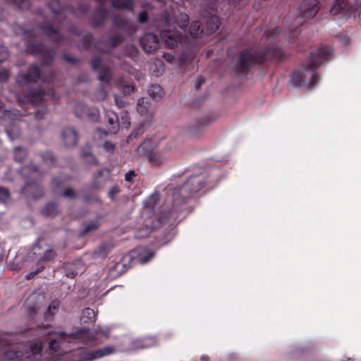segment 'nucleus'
<instances>
[{"mask_svg": "<svg viewBox=\"0 0 361 361\" xmlns=\"http://www.w3.org/2000/svg\"><path fill=\"white\" fill-rule=\"evenodd\" d=\"M205 184V176L203 174L190 177L181 186L173 188L170 194L171 201L159 212V229L166 226L164 234L166 240L161 245H166L174 236L173 228L179 212L187 200L199 192ZM165 229H163V232Z\"/></svg>", "mask_w": 361, "mask_h": 361, "instance_id": "1", "label": "nucleus"}, {"mask_svg": "<svg viewBox=\"0 0 361 361\" xmlns=\"http://www.w3.org/2000/svg\"><path fill=\"white\" fill-rule=\"evenodd\" d=\"M331 54V49L326 47H321L312 52L308 63L290 75V85L295 88L313 87L319 80L317 69Z\"/></svg>", "mask_w": 361, "mask_h": 361, "instance_id": "2", "label": "nucleus"}, {"mask_svg": "<svg viewBox=\"0 0 361 361\" xmlns=\"http://www.w3.org/2000/svg\"><path fill=\"white\" fill-rule=\"evenodd\" d=\"M20 174L25 178V183L20 192L27 200H38L43 195V188L39 184L42 176L46 173L39 166L30 163L20 167Z\"/></svg>", "mask_w": 361, "mask_h": 361, "instance_id": "3", "label": "nucleus"}, {"mask_svg": "<svg viewBox=\"0 0 361 361\" xmlns=\"http://www.w3.org/2000/svg\"><path fill=\"white\" fill-rule=\"evenodd\" d=\"M277 57L276 50L268 48L265 51H243L235 62L233 68L239 76L247 74L250 68L262 59H270Z\"/></svg>", "mask_w": 361, "mask_h": 361, "instance_id": "4", "label": "nucleus"}, {"mask_svg": "<svg viewBox=\"0 0 361 361\" xmlns=\"http://www.w3.org/2000/svg\"><path fill=\"white\" fill-rule=\"evenodd\" d=\"M48 6L54 15L53 23L44 22L40 25V29L44 35L51 42L61 44L63 41V36L59 29L54 27L53 24H62L66 18L64 9L59 0H51Z\"/></svg>", "mask_w": 361, "mask_h": 361, "instance_id": "5", "label": "nucleus"}, {"mask_svg": "<svg viewBox=\"0 0 361 361\" xmlns=\"http://www.w3.org/2000/svg\"><path fill=\"white\" fill-rule=\"evenodd\" d=\"M25 51L31 55H40L44 65H51L56 56V51L54 48H48L42 43L36 42L28 39L26 42Z\"/></svg>", "mask_w": 361, "mask_h": 361, "instance_id": "6", "label": "nucleus"}, {"mask_svg": "<svg viewBox=\"0 0 361 361\" xmlns=\"http://www.w3.org/2000/svg\"><path fill=\"white\" fill-rule=\"evenodd\" d=\"M89 329H80L76 331L68 334L64 331H54V334L57 336L56 338L51 339L49 343V349L51 353H57L59 350V342L61 339L71 338V339H80L82 342H87L90 340L88 335Z\"/></svg>", "mask_w": 361, "mask_h": 361, "instance_id": "7", "label": "nucleus"}, {"mask_svg": "<svg viewBox=\"0 0 361 361\" xmlns=\"http://www.w3.org/2000/svg\"><path fill=\"white\" fill-rule=\"evenodd\" d=\"M39 80L45 81L42 77L41 68L39 65L29 66L27 72L19 73L16 78V82L20 87H25L27 85L35 84Z\"/></svg>", "mask_w": 361, "mask_h": 361, "instance_id": "8", "label": "nucleus"}, {"mask_svg": "<svg viewBox=\"0 0 361 361\" xmlns=\"http://www.w3.org/2000/svg\"><path fill=\"white\" fill-rule=\"evenodd\" d=\"M171 10L166 11L161 17L159 16V23L161 21H164L166 25H175L181 29H184L188 25L189 17L185 13H180L176 15V13L173 10V6L170 5Z\"/></svg>", "mask_w": 361, "mask_h": 361, "instance_id": "9", "label": "nucleus"}, {"mask_svg": "<svg viewBox=\"0 0 361 361\" xmlns=\"http://www.w3.org/2000/svg\"><path fill=\"white\" fill-rule=\"evenodd\" d=\"M317 11V0H305L300 6V14L295 19V24L300 25L305 19L313 18Z\"/></svg>", "mask_w": 361, "mask_h": 361, "instance_id": "10", "label": "nucleus"}, {"mask_svg": "<svg viewBox=\"0 0 361 361\" xmlns=\"http://www.w3.org/2000/svg\"><path fill=\"white\" fill-rule=\"evenodd\" d=\"M157 146V141L153 138H146L138 147V153L146 156L152 165H156L157 159L154 154V150Z\"/></svg>", "mask_w": 361, "mask_h": 361, "instance_id": "11", "label": "nucleus"}, {"mask_svg": "<svg viewBox=\"0 0 361 361\" xmlns=\"http://www.w3.org/2000/svg\"><path fill=\"white\" fill-rule=\"evenodd\" d=\"M0 355H2L6 360H18L23 357L24 353L20 350H12L10 340L0 338Z\"/></svg>", "mask_w": 361, "mask_h": 361, "instance_id": "12", "label": "nucleus"}, {"mask_svg": "<svg viewBox=\"0 0 361 361\" xmlns=\"http://www.w3.org/2000/svg\"><path fill=\"white\" fill-rule=\"evenodd\" d=\"M45 97V91L42 87L30 89L26 92H22L18 99L21 98L29 102L32 104H39L43 102Z\"/></svg>", "mask_w": 361, "mask_h": 361, "instance_id": "13", "label": "nucleus"}, {"mask_svg": "<svg viewBox=\"0 0 361 361\" xmlns=\"http://www.w3.org/2000/svg\"><path fill=\"white\" fill-rule=\"evenodd\" d=\"M114 348L111 346H107L94 350L84 351L81 355V357L85 360H94L104 356L109 355L114 353Z\"/></svg>", "mask_w": 361, "mask_h": 361, "instance_id": "14", "label": "nucleus"}, {"mask_svg": "<svg viewBox=\"0 0 361 361\" xmlns=\"http://www.w3.org/2000/svg\"><path fill=\"white\" fill-rule=\"evenodd\" d=\"M140 42L147 53H153L158 49V37L154 34H145L141 37Z\"/></svg>", "mask_w": 361, "mask_h": 361, "instance_id": "15", "label": "nucleus"}, {"mask_svg": "<svg viewBox=\"0 0 361 361\" xmlns=\"http://www.w3.org/2000/svg\"><path fill=\"white\" fill-rule=\"evenodd\" d=\"M159 38L164 41L166 46L173 48L180 41V35L175 30H162L159 32Z\"/></svg>", "mask_w": 361, "mask_h": 361, "instance_id": "16", "label": "nucleus"}, {"mask_svg": "<svg viewBox=\"0 0 361 361\" xmlns=\"http://www.w3.org/2000/svg\"><path fill=\"white\" fill-rule=\"evenodd\" d=\"M108 16V11L104 6L99 5L94 11L91 18V24L93 27H102Z\"/></svg>", "mask_w": 361, "mask_h": 361, "instance_id": "17", "label": "nucleus"}, {"mask_svg": "<svg viewBox=\"0 0 361 361\" xmlns=\"http://www.w3.org/2000/svg\"><path fill=\"white\" fill-rule=\"evenodd\" d=\"M78 135L73 128H66L61 133V138L65 146L67 147H74L78 141Z\"/></svg>", "mask_w": 361, "mask_h": 361, "instance_id": "18", "label": "nucleus"}, {"mask_svg": "<svg viewBox=\"0 0 361 361\" xmlns=\"http://www.w3.org/2000/svg\"><path fill=\"white\" fill-rule=\"evenodd\" d=\"M110 171L107 169L99 170L94 176L91 184L92 189H100L106 183Z\"/></svg>", "mask_w": 361, "mask_h": 361, "instance_id": "19", "label": "nucleus"}, {"mask_svg": "<svg viewBox=\"0 0 361 361\" xmlns=\"http://www.w3.org/2000/svg\"><path fill=\"white\" fill-rule=\"evenodd\" d=\"M114 247V245L111 242H104L92 252V257L94 259H104L111 252Z\"/></svg>", "mask_w": 361, "mask_h": 361, "instance_id": "20", "label": "nucleus"}, {"mask_svg": "<svg viewBox=\"0 0 361 361\" xmlns=\"http://www.w3.org/2000/svg\"><path fill=\"white\" fill-rule=\"evenodd\" d=\"M105 118L109 125L108 133L115 134L119 129V121L118 115L113 111L105 110Z\"/></svg>", "mask_w": 361, "mask_h": 361, "instance_id": "21", "label": "nucleus"}, {"mask_svg": "<svg viewBox=\"0 0 361 361\" xmlns=\"http://www.w3.org/2000/svg\"><path fill=\"white\" fill-rule=\"evenodd\" d=\"M343 11L346 13H351L354 11V8L351 6L348 7L345 0H335V2L330 10L331 14L335 16Z\"/></svg>", "mask_w": 361, "mask_h": 361, "instance_id": "22", "label": "nucleus"}, {"mask_svg": "<svg viewBox=\"0 0 361 361\" xmlns=\"http://www.w3.org/2000/svg\"><path fill=\"white\" fill-rule=\"evenodd\" d=\"M70 32L73 33H76L78 35L82 37V47L88 50L91 48L92 42H93V36L90 32H77L76 29L75 27H71Z\"/></svg>", "mask_w": 361, "mask_h": 361, "instance_id": "23", "label": "nucleus"}, {"mask_svg": "<svg viewBox=\"0 0 361 361\" xmlns=\"http://www.w3.org/2000/svg\"><path fill=\"white\" fill-rule=\"evenodd\" d=\"M113 8L116 9L128 10L133 11V0H111Z\"/></svg>", "mask_w": 361, "mask_h": 361, "instance_id": "24", "label": "nucleus"}, {"mask_svg": "<svg viewBox=\"0 0 361 361\" xmlns=\"http://www.w3.org/2000/svg\"><path fill=\"white\" fill-rule=\"evenodd\" d=\"M60 307V302L57 300H52L46 312H44V317L45 320L51 321L53 319V317L58 312Z\"/></svg>", "mask_w": 361, "mask_h": 361, "instance_id": "25", "label": "nucleus"}, {"mask_svg": "<svg viewBox=\"0 0 361 361\" xmlns=\"http://www.w3.org/2000/svg\"><path fill=\"white\" fill-rule=\"evenodd\" d=\"M151 106V99L149 97L140 98L137 104V111L141 115H147Z\"/></svg>", "mask_w": 361, "mask_h": 361, "instance_id": "26", "label": "nucleus"}, {"mask_svg": "<svg viewBox=\"0 0 361 361\" xmlns=\"http://www.w3.org/2000/svg\"><path fill=\"white\" fill-rule=\"evenodd\" d=\"M154 344V341L151 338H141L133 341L131 348L135 350L147 348Z\"/></svg>", "mask_w": 361, "mask_h": 361, "instance_id": "27", "label": "nucleus"}, {"mask_svg": "<svg viewBox=\"0 0 361 361\" xmlns=\"http://www.w3.org/2000/svg\"><path fill=\"white\" fill-rule=\"evenodd\" d=\"M28 156V151L26 148L17 146L13 149V159L18 163L23 162Z\"/></svg>", "mask_w": 361, "mask_h": 361, "instance_id": "28", "label": "nucleus"}, {"mask_svg": "<svg viewBox=\"0 0 361 361\" xmlns=\"http://www.w3.org/2000/svg\"><path fill=\"white\" fill-rule=\"evenodd\" d=\"M39 155L41 157L42 165H45L49 168L56 164V158L51 152L47 151L39 153Z\"/></svg>", "mask_w": 361, "mask_h": 361, "instance_id": "29", "label": "nucleus"}, {"mask_svg": "<svg viewBox=\"0 0 361 361\" xmlns=\"http://www.w3.org/2000/svg\"><path fill=\"white\" fill-rule=\"evenodd\" d=\"M95 320L96 314L92 308L87 307L82 311V316L81 317L82 322L85 324H93Z\"/></svg>", "mask_w": 361, "mask_h": 361, "instance_id": "30", "label": "nucleus"}, {"mask_svg": "<svg viewBox=\"0 0 361 361\" xmlns=\"http://www.w3.org/2000/svg\"><path fill=\"white\" fill-rule=\"evenodd\" d=\"M74 112L76 116L79 118H82L86 115L90 116L88 107L80 101L75 102Z\"/></svg>", "mask_w": 361, "mask_h": 361, "instance_id": "31", "label": "nucleus"}, {"mask_svg": "<svg viewBox=\"0 0 361 361\" xmlns=\"http://www.w3.org/2000/svg\"><path fill=\"white\" fill-rule=\"evenodd\" d=\"M81 156L84 158L85 161L87 164L96 165L98 164L96 157L92 154L89 146L82 148L81 151Z\"/></svg>", "mask_w": 361, "mask_h": 361, "instance_id": "32", "label": "nucleus"}, {"mask_svg": "<svg viewBox=\"0 0 361 361\" xmlns=\"http://www.w3.org/2000/svg\"><path fill=\"white\" fill-rule=\"evenodd\" d=\"M99 72V80L104 84H109L111 79L110 69L106 66H102Z\"/></svg>", "mask_w": 361, "mask_h": 361, "instance_id": "33", "label": "nucleus"}, {"mask_svg": "<svg viewBox=\"0 0 361 361\" xmlns=\"http://www.w3.org/2000/svg\"><path fill=\"white\" fill-rule=\"evenodd\" d=\"M63 269H64L65 274L68 278L74 279L78 274L76 271V264L73 262H65L63 264Z\"/></svg>", "mask_w": 361, "mask_h": 361, "instance_id": "34", "label": "nucleus"}, {"mask_svg": "<svg viewBox=\"0 0 361 361\" xmlns=\"http://www.w3.org/2000/svg\"><path fill=\"white\" fill-rule=\"evenodd\" d=\"M207 29L210 32H215L220 26V21L218 17L215 16H211L207 21Z\"/></svg>", "mask_w": 361, "mask_h": 361, "instance_id": "35", "label": "nucleus"}, {"mask_svg": "<svg viewBox=\"0 0 361 361\" xmlns=\"http://www.w3.org/2000/svg\"><path fill=\"white\" fill-rule=\"evenodd\" d=\"M58 212L57 204L54 202L47 204L42 209V214L45 216H55Z\"/></svg>", "mask_w": 361, "mask_h": 361, "instance_id": "36", "label": "nucleus"}, {"mask_svg": "<svg viewBox=\"0 0 361 361\" xmlns=\"http://www.w3.org/2000/svg\"><path fill=\"white\" fill-rule=\"evenodd\" d=\"M154 257V254L149 251H145L137 255L136 257L134 256L132 258L141 264H145L148 262L152 258Z\"/></svg>", "mask_w": 361, "mask_h": 361, "instance_id": "37", "label": "nucleus"}, {"mask_svg": "<svg viewBox=\"0 0 361 361\" xmlns=\"http://www.w3.org/2000/svg\"><path fill=\"white\" fill-rule=\"evenodd\" d=\"M56 256V252L52 249H48L47 250L44 255L39 259V260L37 262V266H44L43 264L45 262L51 261Z\"/></svg>", "mask_w": 361, "mask_h": 361, "instance_id": "38", "label": "nucleus"}, {"mask_svg": "<svg viewBox=\"0 0 361 361\" xmlns=\"http://www.w3.org/2000/svg\"><path fill=\"white\" fill-rule=\"evenodd\" d=\"M99 226V223L98 222V221H96V220L91 221L88 223H86L85 224L84 229L80 232V235L85 236L88 233L92 232V231L97 230Z\"/></svg>", "mask_w": 361, "mask_h": 361, "instance_id": "39", "label": "nucleus"}, {"mask_svg": "<svg viewBox=\"0 0 361 361\" xmlns=\"http://www.w3.org/2000/svg\"><path fill=\"white\" fill-rule=\"evenodd\" d=\"M112 23L114 27L118 29H123L127 25V20L123 16H115L112 19Z\"/></svg>", "mask_w": 361, "mask_h": 361, "instance_id": "40", "label": "nucleus"}, {"mask_svg": "<svg viewBox=\"0 0 361 361\" xmlns=\"http://www.w3.org/2000/svg\"><path fill=\"white\" fill-rule=\"evenodd\" d=\"M190 32L193 37H198L202 32L200 23L198 21L192 22L190 27Z\"/></svg>", "mask_w": 361, "mask_h": 361, "instance_id": "41", "label": "nucleus"}, {"mask_svg": "<svg viewBox=\"0 0 361 361\" xmlns=\"http://www.w3.org/2000/svg\"><path fill=\"white\" fill-rule=\"evenodd\" d=\"M11 2L20 10L28 9L31 6V0H10Z\"/></svg>", "mask_w": 361, "mask_h": 361, "instance_id": "42", "label": "nucleus"}, {"mask_svg": "<svg viewBox=\"0 0 361 361\" xmlns=\"http://www.w3.org/2000/svg\"><path fill=\"white\" fill-rule=\"evenodd\" d=\"M11 200V192L9 190L4 186H0V202L6 204Z\"/></svg>", "mask_w": 361, "mask_h": 361, "instance_id": "43", "label": "nucleus"}, {"mask_svg": "<svg viewBox=\"0 0 361 361\" xmlns=\"http://www.w3.org/2000/svg\"><path fill=\"white\" fill-rule=\"evenodd\" d=\"M123 40V37L121 35H117L111 36L107 42L108 46L110 47L111 49L116 48L118 44H120Z\"/></svg>", "mask_w": 361, "mask_h": 361, "instance_id": "44", "label": "nucleus"}, {"mask_svg": "<svg viewBox=\"0 0 361 361\" xmlns=\"http://www.w3.org/2000/svg\"><path fill=\"white\" fill-rule=\"evenodd\" d=\"M152 232V228L149 226L142 228L135 233V237L137 239L145 238L147 237Z\"/></svg>", "mask_w": 361, "mask_h": 361, "instance_id": "45", "label": "nucleus"}, {"mask_svg": "<svg viewBox=\"0 0 361 361\" xmlns=\"http://www.w3.org/2000/svg\"><path fill=\"white\" fill-rule=\"evenodd\" d=\"M157 196V192H155L152 197L147 198L145 202H144V206L145 208H149L150 209H152L154 210V208H155V205H156V197Z\"/></svg>", "mask_w": 361, "mask_h": 361, "instance_id": "46", "label": "nucleus"}, {"mask_svg": "<svg viewBox=\"0 0 361 361\" xmlns=\"http://www.w3.org/2000/svg\"><path fill=\"white\" fill-rule=\"evenodd\" d=\"M65 179L69 180L70 178L68 176L64 177L63 176H59L54 178L51 180V185H52L54 190H56L57 188H61L62 185L61 181Z\"/></svg>", "mask_w": 361, "mask_h": 361, "instance_id": "47", "label": "nucleus"}, {"mask_svg": "<svg viewBox=\"0 0 361 361\" xmlns=\"http://www.w3.org/2000/svg\"><path fill=\"white\" fill-rule=\"evenodd\" d=\"M102 58L101 57H94L91 59L90 64L92 66V68L94 71H99L100 70L102 66Z\"/></svg>", "mask_w": 361, "mask_h": 361, "instance_id": "48", "label": "nucleus"}, {"mask_svg": "<svg viewBox=\"0 0 361 361\" xmlns=\"http://www.w3.org/2000/svg\"><path fill=\"white\" fill-rule=\"evenodd\" d=\"M30 351L33 355L41 354L42 345L40 343H34L30 345Z\"/></svg>", "mask_w": 361, "mask_h": 361, "instance_id": "49", "label": "nucleus"}, {"mask_svg": "<svg viewBox=\"0 0 361 361\" xmlns=\"http://www.w3.org/2000/svg\"><path fill=\"white\" fill-rule=\"evenodd\" d=\"M62 59H64L68 63L72 65H76L79 61V59L78 58L71 56L66 53H63L62 54Z\"/></svg>", "mask_w": 361, "mask_h": 361, "instance_id": "50", "label": "nucleus"}, {"mask_svg": "<svg viewBox=\"0 0 361 361\" xmlns=\"http://www.w3.org/2000/svg\"><path fill=\"white\" fill-rule=\"evenodd\" d=\"M9 52L5 46H0V63L4 62L8 57Z\"/></svg>", "mask_w": 361, "mask_h": 361, "instance_id": "51", "label": "nucleus"}, {"mask_svg": "<svg viewBox=\"0 0 361 361\" xmlns=\"http://www.w3.org/2000/svg\"><path fill=\"white\" fill-rule=\"evenodd\" d=\"M10 75V72L8 69L4 68L0 71V82H7Z\"/></svg>", "mask_w": 361, "mask_h": 361, "instance_id": "52", "label": "nucleus"}, {"mask_svg": "<svg viewBox=\"0 0 361 361\" xmlns=\"http://www.w3.org/2000/svg\"><path fill=\"white\" fill-rule=\"evenodd\" d=\"M120 191L121 190L118 186H114L109 191L108 196L111 200H114L116 195L120 192Z\"/></svg>", "mask_w": 361, "mask_h": 361, "instance_id": "53", "label": "nucleus"}, {"mask_svg": "<svg viewBox=\"0 0 361 361\" xmlns=\"http://www.w3.org/2000/svg\"><path fill=\"white\" fill-rule=\"evenodd\" d=\"M63 196L65 197L73 199L75 197V192L73 188H68L63 190Z\"/></svg>", "mask_w": 361, "mask_h": 361, "instance_id": "54", "label": "nucleus"}, {"mask_svg": "<svg viewBox=\"0 0 361 361\" xmlns=\"http://www.w3.org/2000/svg\"><path fill=\"white\" fill-rule=\"evenodd\" d=\"M28 315L30 319L35 317V314L38 312V307L37 305H30L27 307Z\"/></svg>", "mask_w": 361, "mask_h": 361, "instance_id": "55", "label": "nucleus"}, {"mask_svg": "<svg viewBox=\"0 0 361 361\" xmlns=\"http://www.w3.org/2000/svg\"><path fill=\"white\" fill-rule=\"evenodd\" d=\"M47 113V109L44 107L39 109L35 115V118L37 120H41L44 118L45 114Z\"/></svg>", "mask_w": 361, "mask_h": 361, "instance_id": "56", "label": "nucleus"}, {"mask_svg": "<svg viewBox=\"0 0 361 361\" xmlns=\"http://www.w3.org/2000/svg\"><path fill=\"white\" fill-rule=\"evenodd\" d=\"M136 176V173L135 172V171H133V170H130V171H128L126 174H125V180L127 181V182H129V183H133L134 181V178Z\"/></svg>", "mask_w": 361, "mask_h": 361, "instance_id": "57", "label": "nucleus"}, {"mask_svg": "<svg viewBox=\"0 0 361 361\" xmlns=\"http://www.w3.org/2000/svg\"><path fill=\"white\" fill-rule=\"evenodd\" d=\"M44 269V266L37 267V269L35 271H31L30 273L27 274L25 276L26 279L30 280L35 277V276L38 274L39 272L42 271Z\"/></svg>", "mask_w": 361, "mask_h": 361, "instance_id": "58", "label": "nucleus"}, {"mask_svg": "<svg viewBox=\"0 0 361 361\" xmlns=\"http://www.w3.org/2000/svg\"><path fill=\"white\" fill-rule=\"evenodd\" d=\"M148 20V13L143 11L138 16V21L140 23H145Z\"/></svg>", "mask_w": 361, "mask_h": 361, "instance_id": "59", "label": "nucleus"}, {"mask_svg": "<svg viewBox=\"0 0 361 361\" xmlns=\"http://www.w3.org/2000/svg\"><path fill=\"white\" fill-rule=\"evenodd\" d=\"M157 85H152L150 88L149 89V94L152 99H156L158 92L156 91L157 89Z\"/></svg>", "mask_w": 361, "mask_h": 361, "instance_id": "60", "label": "nucleus"}, {"mask_svg": "<svg viewBox=\"0 0 361 361\" xmlns=\"http://www.w3.org/2000/svg\"><path fill=\"white\" fill-rule=\"evenodd\" d=\"M108 93L103 86H101L98 90V97L100 99L104 100L106 97Z\"/></svg>", "mask_w": 361, "mask_h": 361, "instance_id": "61", "label": "nucleus"}, {"mask_svg": "<svg viewBox=\"0 0 361 361\" xmlns=\"http://www.w3.org/2000/svg\"><path fill=\"white\" fill-rule=\"evenodd\" d=\"M205 80H204V78L202 77V76H199L196 80H195V89H198L201 87V85L204 82Z\"/></svg>", "mask_w": 361, "mask_h": 361, "instance_id": "62", "label": "nucleus"}, {"mask_svg": "<svg viewBox=\"0 0 361 361\" xmlns=\"http://www.w3.org/2000/svg\"><path fill=\"white\" fill-rule=\"evenodd\" d=\"M6 111L5 109L4 104L0 101V118L6 116Z\"/></svg>", "mask_w": 361, "mask_h": 361, "instance_id": "63", "label": "nucleus"}, {"mask_svg": "<svg viewBox=\"0 0 361 361\" xmlns=\"http://www.w3.org/2000/svg\"><path fill=\"white\" fill-rule=\"evenodd\" d=\"M104 147L108 151L109 150H114V148H115L114 145L112 144L111 142H105V143L104 145Z\"/></svg>", "mask_w": 361, "mask_h": 361, "instance_id": "64", "label": "nucleus"}]
</instances>
